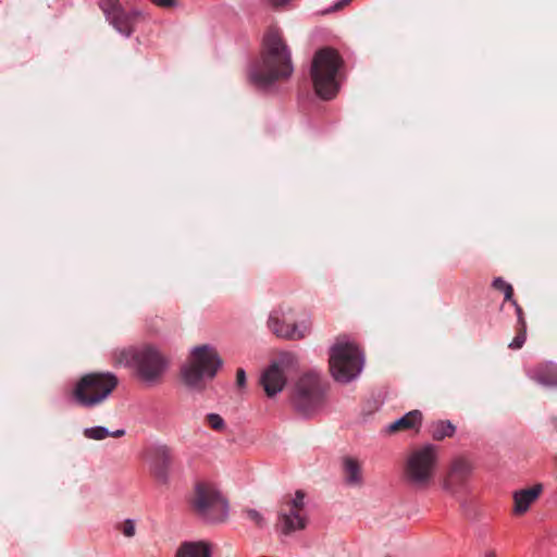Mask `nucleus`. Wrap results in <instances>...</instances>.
I'll return each instance as SVG.
<instances>
[{
    "instance_id": "f257e3e1",
    "label": "nucleus",
    "mask_w": 557,
    "mask_h": 557,
    "mask_svg": "<svg viewBox=\"0 0 557 557\" xmlns=\"http://www.w3.org/2000/svg\"><path fill=\"white\" fill-rule=\"evenodd\" d=\"M290 50L277 28H269L264 34L260 60L249 70L250 81L263 86L285 78L293 73Z\"/></svg>"
},
{
    "instance_id": "f03ea898",
    "label": "nucleus",
    "mask_w": 557,
    "mask_h": 557,
    "mask_svg": "<svg viewBox=\"0 0 557 557\" xmlns=\"http://www.w3.org/2000/svg\"><path fill=\"white\" fill-rule=\"evenodd\" d=\"M112 357L115 364L133 368L137 379L147 385L159 383L168 368L166 358L152 346L117 348Z\"/></svg>"
},
{
    "instance_id": "7ed1b4c3",
    "label": "nucleus",
    "mask_w": 557,
    "mask_h": 557,
    "mask_svg": "<svg viewBox=\"0 0 557 557\" xmlns=\"http://www.w3.org/2000/svg\"><path fill=\"white\" fill-rule=\"evenodd\" d=\"M438 448L426 444L413 448L407 455L403 467V480L412 490L425 491L435 480Z\"/></svg>"
},
{
    "instance_id": "20e7f679",
    "label": "nucleus",
    "mask_w": 557,
    "mask_h": 557,
    "mask_svg": "<svg viewBox=\"0 0 557 557\" xmlns=\"http://www.w3.org/2000/svg\"><path fill=\"white\" fill-rule=\"evenodd\" d=\"M222 364V359L212 346H196L182 368V380L188 388L201 391L206 386V381L212 380Z\"/></svg>"
},
{
    "instance_id": "39448f33",
    "label": "nucleus",
    "mask_w": 557,
    "mask_h": 557,
    "mask_svg": "<svg viewBox=\"0 0 557 557\" xmlns=\"http://www.w3.org/2000/svg\"><path fill=\"white\" fill-rule=\"evenodd\" d=\"M342 65L343 59L335 49L325 47L315 51V97L327 101L337 96Z\"/></svg>"
},
{
    "instance_id": "423d86ee",
    "label": "nucleus",
    "mask_w": 557,
    "mask_h": 557,
    "mask_svg": "<svg viewBox=\"0 0 557 557\" xmlns=\"http://www.w3.org/2000/svg\"><path fill=\"white\" fill-rule=\"evenodd\" d=\"M117 377L111 372H94L82 376L72 395L83 407H95L104 401L117 386Z\"/></svg>"
},
{
    "instance_id": "0eeeda50",
    "label": "nucleus",
    "mask_w": 557,
    "mask_h": 557,
    "mask_svg": "<svg viewBox=\"0 0 557 557\" xmlns=\"http://www.w3.org/2000/svg\"><path fill=\"white\" fill-rule=\"evenodd\" d=\"M363 367V358L359 348L350 342H337L330 354V370L339 383H348L356 379Z\"/></svg>"
},
{
    "instance_id": "6e6552de",
    "label": "nucleus",
    "mask_w": 557,
    "mask_h": 557,
    "mask_svg": "<svg viewBox=\"0 0 557 557\" xmlns=\"http://www.w3.org/2000/svg\"><path fill=\"white\" fill-rule=\"evenodd\" d=\"M193 506L205 520L222 522L228 516V502L221 492L209 484L196 485Z\"/></svg>"
},
{
    "instance_id": "1a4fd4ad",
    "label": "nucleus",
    "mask_w": 557,
    "mask_h": 557,
    "mask_svg": "<svg viewBox=\"0 0 557 557\" xmlns=\"http://www.w3.org/2000/svg\"><path fill=\"white\" fill-rule=\"evenodd\" d=\"M294 310L289 307H278L274 309L268 320V326L280 338L288 341H300L306 337L310 330V315L306 319L296 321Z\"/></svg>"
},
{
    "instance_id": "9d476101",
    "label": "nucleus",
    "mask_w": 557,
    "mask_h": 557,
    "mask_svg": "<svg viewBox=\"0 0 557 557\" xmlns=\"http://www.w3.org/2000/svg\"><path fill=\"white\" fill-rule=\"evenodd\" d=\"M290 404L302 417H308L313 408V374L310 372L298 375L292 384Z\"/></svg>"
},
{
    "instance_id": "9b49d317",
    "label": "nucleus",
    "mask_w": 557,
    "mask_h": 557,
    "mask_svg": "<svg viewBox=\"0 0 557 557\" xmlns=\"http://www.w3.org/2000/svg\"><path fill=\"white\" fill-rule=\"evenodd\" d=\"M472 470L473 466L468 458L463 456L455 457L443 479V488L454 495L461 493L467 486Z\"/></svg>"
},
{
    "instance_id": "f8f14e48",
    "label": "nucleus",
    "mask_w": 557,
    "mask_h": 557,
    "mask_svg": "<svg viewBox=\"0 0 557 557\" xmlns=\"http://www.w3.org/2000/svg\"><path fill=\"white\" fill-rule=\"evenodd\" d=\"M147 461L153 479L160 484L168 483L172 465V457L169 448L163 446L154 449Z\"/></svg>"
},
{
    "instance_id": "ddd939ff",
    "label": "nucleus",
    "mask_w": 557,
    "mask_h": 557,
    "mask_svg": "<svg viewBox=\"0 0 557 557\" xmlns=\"http://www.w3.org/2000/svg\"><path fill=\"white\" fill-rule=\"evenodd\" d=\"M286 374L281 364L271 363L262 373L260 382L268 397L280 394L286 385Z\"/></svg>"
},
{
    "instance_id": "4468645a",
    "label": "nucleus",
    "mask_w": 557,
    "mask_h": 557,
    "mask_svg": "<svg viewBox=\"0 0 557 557\" xmlns=\"http://www.w3.org/2000/svg\"><path fill=\"white\" fill-rule=\"evenodd\" d=\"M543 486L535 484L528 488H522L513 493V515H524L530 507L539 499Z\"/></svg>"
},
{
    "instance_id": "2eb2a0df",
    "label": "nucleus",
    "mask_w": 557,
    "mask_h": 557,
    "mask_svg": "<svg viewBox=\"0 0 557 557\" xmlns=\"http://www.w3.org/2000/svg\"><path fill=\"white\" fill-rule=\"evenodd\" d=\"M308 523L304 511L282 509L278 515V527L284 534L302 530Z\"/></svg>"
},
{
    "instance_id": "dca6fc26",
    "label": "nucleus",
    "mask_w": 557,
    "mask_h": 557,
    "mask_svg": "<svg viewBox=\"0 0 557 557\" xmlns=\"http://www.w3.org/2000/svg\"><path fill=\"white\" fill-rule=\"evenodd\" d=\"M422 423V412L420 410H411L398 420L392 422L386 428L388 434L398 433L408 430H419Z\"/></svg>"
},
{
    "instance_id": "f3484780",
    "label": "nucleus",
    "mask_w": 557,
    "mask_h": 557,
    "mask_svg": "<svg viewBox=\"0 0 557 557\" xmlns=\"http://www.w3.org/2000/svg\"><path fill=\"white\" fill-rule=\"evenodd\" d=\"M344 481L349 486H361L363 484L362 468L360 462L352 457L343 459Z\"/></svg>"
},
{
    "instance_id": "a211bd4d",
    "label": "nucleus",
    "mask_w": 557,
    "mask_h": 557,
    "mask_svg": "<svg viewBox=\"0 0 557 557\" xmlns=\"http://www.w3.org/2000/svg\"><path fill=\"white\" fill-rule=\"evenodd\" d=\"M211 545L206 542H186L176 550L175 557H211Z\"/></svg>"
},
{
    "instance_id": "6ab92c4d",
    "label": "nucleus",
    "mask_w": 557,
    "mask_h": 557,
    "mask_svg": "<svg viewBox=\"0 0 557 557\" xmlns=\"http://www.w3.org/2000/svg\"><path fill=\"white\" fill-rule=\"evenodd\" d=\"M532 377L545 386H557V366L553 363L540 364L533 370Z\"/></svg>"
},
{
    "instance_id": "aec40b11",
    "label": "nucleus",
    "mask_w": 557,
    "mask_h": 557,
    "mask_svg": "<svg viewBox=\"0 0 557 557\" xmlns=\"http://www.w3.org/2000/svg\"><path fill=\"white\" fill-rule=\"evenodd\" d=\"M455 431V425L450 421L444 420L433 422L430 428V433L434 441H443L446 437H453Z\"/></svg>"
},
{
    "instance_id": "412c9836",
    "label": "nucleus",
    "mask_w": 557,
    "mask_h": 557,
    "mask_svg": "<svg viewBox=\"0 0 557 557\" xmlns=\"http://www.w3.org/2000/svg\"><path fill=\"white\" fill-rule=\"evenodd\" d=\"M112 24L120 34L126 37H128L133 33L131 17L125 14L114 15Z\"/></svg>"
},
{
    "instance_id": "4be33fe9",
    "label": "nucleus",
    "mask_w": 557,
    "mask_h": 557,
    "mask_svg": "<svg viewBox=\"0 0 557 557\" xmlns=\"http://www.w3.org/2000/svg\"><path fill=\"white\" fill-rule=\"evenodd\" d=\"M305 498L306 495L304 492L296 491L294 497L285 503V507L283 509L299 510L305 512Z\"/></svg>"
},
{
    "instance_id": "5701e85b",
    "label": "nucleus",
    "mask_w": 557,
    "mask_h": 557,
    "mask_svg": "<svg viewBox=\"0 0 557 557\" xmlns=\"http://www.w3.org/2000/svg\"><path fill=\"white\" fill-rule=\"evenodd\" d=\"M516 336L509 344L510 349H520L527 341V325H516Z\"/></svg>"
},
{
    "instance_id": "b1692460",
    "label": "nucleus",
    "mask_w": 557,
    "mask_h": 557,
    "mask_svg": "<svg viewBox=\"0 0 557 557\" xmlns=\"http://www.w3.org/2000/svg\"><path fill=\"white\" fill-rule=\"evenodd\" d=\"M84 434L91 440H103L110 435V432L104 426H92L85 429Z\"/></svg>"
},
{
    "instance_id": "393cba45",
    "label": "nucleus",
    "mask_w": 557,
    "mask_h": 557,
    "mask_svg": "<svg viewBox=\"0 0 557 557\" xmlns=\"http://www.w3.org/2000/svg\"><path fill=\"white\" fill-rule=\"evenodd\" d=\"M100 7L106 14H120V3L117 0H100Z\"/></svg>"
},
{
    "instance_id": "a878e982",
    "label": "nucleus",
    "mask_w": 557,
    "mask_h": 557,
    "mask_svg": "<svg viewBox=\"0 0 557 557\" xmlns=\"http://www.w3.org/2000/svg\"><path fill=\"white\" fill-rule=\"evenodd\" d=\"M247 518L258 527L264 525V517L262 512L257 509L248 508L245 510Z\"/></svg>"
},
{
    "instance_id": "bb28decb",
    "label": "nucleus",
    "mask_w": 557,
    "mask_h": 557,
    "mask_svg": "<svg viewBox=\"0 0 557 557\" xmlns=\"http://www.w3.org/2000/svg\"><path fill=\"white\" fill-rule=\"evenodd\" d=\"M207 419L211 428L214 430H222L225 426L224 420L218 413H210Z\"/></svg>"
},
{
    "instance_id": "cd10ccee",
    "label": "nucleus",
    "mask_w": 557,
    "mask_h": 557,
    "mask_svg": "<svg viewBox=\"0 0 557 557\" xmlns=\"http://www.w3.org/2000/svg\"><path fill=\"white\" fill-rule=\"evenodd\" d=\"M352 0H339L334 5L330 7L329 9L321 10L318 12L320 15H326L336 11H339L347 7Z\"/></svg>"
},
{
    "instance_id": "c85d7f7f",
    "label": "nucleus",
    "mask_w": 557,
    "mask_h": 557,
    "mask_svg": "<svg viewBox=\"0 0 557 557\" xmlns=\"http://www.w3.org/2000/svg\"><path fill=\"white\" fill-rule=\"evenodd\" d=\"M512 306L516 310L517 315V324L516 325H527L525 317L522 307L517 302V300H512Z\"/></svg>"
},
{
    "instance_id": "c756f323",
    "label": "nucleus",
    "mask_w": 557,
    "mask_h": 557,
    "mask_svg": "<svg viewBox=\"0 0 557 557\" xmlns=\"http://www.w3.org/2000/svg\"><path fill=\"white\" fill-rule=\"evenodd\" d=\"M122 533L127 537H132L135 535V523L133 520H125L122 528Z\"/></svg>"
},
{
    "instance_id": "7c9ffc66",
    "label": "nucleus",
    "mask_w": 557,
    "mask_h": 557,
    "mask_svg": "<svg viewBox=\"0 0 557 557\" xmlns=\"http://www.w3.org/2000/svg\"><path fill=\"white\" fill-rule=\"evenodd\" d=\"M492 286H493V288H495L497 290L504 292L505 289H507V287H510L511 285L509 283H507L505 280H503L502 277H496L493 281Z\"/></svg>"
},
{
    "instance_id": "2f4dec72",
    "label": "nucleus",
    "mask_w": 557,
    "mask_h": 557,
    "mask_svg": "<svg viewBox=\"0 0 557 557\" xmlns=\"http://www.w3.org/2000/svg\"><path fill=\"white\" fill-rule=\"evenodd\" d=\"M324 394H325V387L321 386V384L315 379V392H314L315 406L318 405L319 401H321L323 399Z\"/></svg>"
},
{
    "instance_id": "473e14b6",
    "label": "nucleus",
    "mask_w": 557,
    "mask_h": 557,
    "mask_svg": "<svg viewBox=\"0 0 557 557\" xmlns=\"http://www.w3.org/2000/svg\"><path fill=\"white\" fill-rule=\"evenodd\" d=\"M236 384L238 387L243 388L246 384V373L244 369H238L236 373Z\"/></svg>"
},
{
    "instance_id": "72a5a7b5",
    "label": "nucleus",
    "mask_w": 557,
    "mask_h": 557,
    "mask_svg": "<svg viewBox=\"0 0 557 557\" xmlns=\"http://www.w3.org/2000/svg\"><path fill=\"white\" fill-rule=\"evenodd\" d=\"M153 4L161 8H172L176 4V0H150Z\"/></svg>"
},
{
    "instance_id": "f704fd0d",
    "label": "nucleus",
    "mask_w": 557,
    "mask_h": 557,
    "mask_svg": "<svg viewBox=\"0 0 557 557\" xmlns=\"http://www.w3.org/2000/svg\"><path fill=\"white\" fill-rule=\"evenodd\" d=\"M503 293L505 296V301H510L512 304V300H515L513 299V287L512 286L507 287V289H505Z\"/></svg>"
},
{
    "instance_id": "c9c22d12",
    "label": "nucleus",
    "mask_w": 557,
    "mask_h": 557,
    "mask_svg": "<svg viewBox=\"0 0 557 557\" xmlns=\"http://www.w3.org/2000/svg\"><path fill=\"white\" fill-rule=\"evenodd\" d=\"M124 433H125V431H124V430H117V431H115V432H113V433H110V435L115 436V437H119V436L124 435Z\"/></svg>"
},
{
    "instance_id": "e433bc0d",
    "label": "nucleus",
    "mask_w": 557,
    "mask_h": 557,
    "mask_svg": "<svg viewBox=\"0 0 557 557\" xmlns=\"http://www.w3.org/2000/svg\"><path fill=\"white\" fill-rule=\"evenodd\" d=\"M486 557H496V554L494 550H490L485 554Z\"/></svg>"
}]
</instances>
